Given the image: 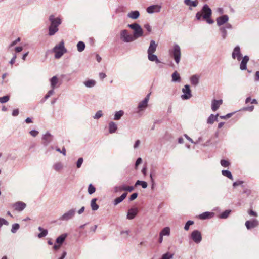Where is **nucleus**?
I'll list each match as a JSON object with an SVG mask.
<instances>
[{"label": "nucleus", "mask_w": 259, "mask_h": 259, "mask_svg": "<svg viewBox=\"0 0 259 259\" xmlns=\"http://www.w3.org/2000/svg\"><path fill=\"white\" fill-rule=\"evenodd\" d=\"M49 20L51 22L49 27V35L52 36L58 31V27L61 23V20L58 17H55L54 15H50Z\"/></svg>", "instance_id": "f03ea898"}, {"label": "nucleus", "mask_w": 259, "mask_h": 259, "mask_svg": "<svg viewBox=\"0 0 259 259\" xmlns=\"http://www.w3.org/2000/svg\"><path fill=\"white\" fill-rule=\"evenodd\" d=\"M232 57L234 59H237L238 61L241 60L242 54L241 53L239 46H237L234 48L232 54Z\"/></svg>", "instance_id": "4468645a"}, {"label": "nucleus", "mask_w": 259, "mask_h": 259, "mask_svg": "<svg viewBox=\"0 0 259 259\" xmlns=\"http://www.w3.org/2000/svg\"><path fill=\"white\" fill-rule=\"evenodd\" d=\"M193 224L194 221H193L189 220L187 221L184 226V229L186 231H188L189 229L190 226L193 225Z\"/></svg>", "instance_id": "de8ad7c7"}, {"label": "nucleus", "mask_w": 259, "mask_h": 259, "mask_svg": "<svg viewBox=\"0 0 259 259\" xmlns=\"http://www.w3.org/2000/svg\"><path fill=\"white\" fill-rule=\"evenodd\" d=\"M123 190V185L120 186H116L114 188V191L118 192Z\"/></svg>", "instance_id": "052dcab7"}, {"label": "nucleus", "mask_w": 259, "mask_h": 259, "mask_svg": "<svg viewBox=\"0 0 259 259\" xmlns=\"http://www.w3.org/2000/svg\"><path fill=\"white\" fill-rule=\"evenodd\" d=\"M242 183H243V181H236V182H235L233 183V187H235L237 186L241 185Z\"/></svg>", "instance_id": "338daca9"}, {"label": "nucleus", "mask_w": 259, "mask_h": 259, "mask_svg": "<svg viewBox=\"0 0 259 259\" xmlns=\"http://www.w3.org/2000/svg\"><path fill=\"white\" fill-rule=\"evenodd\" d=\"M157 47V44L153 40H151L150 42L149 47L148 49L147 53H155Z\"/></svg>", "instance_id": "5701e85b"}, {"label": "nucleus", "mask_w": 259, "mask_h": 259, "mask_svg": "<svg viewBox=\"0 0 259 259\" xmlns=\"http://www.w3.org/2000/svg\"><path fill=\"white\" fill-rule=\"evenodd\" d=\"M117 130V125L115 122L111 121L109 123V132L110 134H113L116 132Z\"/></svg>", "instance_id": "cd10ccee"}, {"label": "nucleus", "mask_w": 259, "mask_h": 259, "mask_svg": "<svg viewBox=\"0 0 259 259\" xmlns=\"http://www.w3.org/2000/svg\"><path fill=\"white\" fill-rule=\"evenodd\" d=\"M103 116L102 111L101 110L98 111L94 116L95 119H98Z\"/></svg>", "instance_id": "09e8293b"}, {"label": "nucleus", "mask_w": 259, "mask_h": 259, "mask_svg": "<svg viewBox=\"0 0 259 259\" xmlns=\"http://www.w3.org/2000/svg\"><path fill=\"white\" fill-rule=\"evenodd\" d=\"M138 213V209L136 208H130L127 212V218L132 220L135 218Z\"/></svg>", "instance_id": "4be33fe9"}, {"label": "nucleus", "mask_w": 259, "mask_h": 259, "mask_svg": "<svg viewBox=\"0 0 259 259\" xmlns=\"http://www.w3.org/2000/svg\"><path fill=\"white\" fill-rule=\"evenodd\" d=\"M229 18L227 15H223L218 17L216 19L217 24L219 27L224 26L226 24L228 23Z\"/></svg>", "instance_id": "f8f14e48"}, {"label": "nucleus", "mask_w": 259, "mask_h": 259, "mask_svg": "<svg viewBox=\"0 0 259 259\" xmlns=\"http://www.w3.org/2000/svg\"><path fill=\"white\" fill-rule=\"evenodd\" d=\"M249 60L248 56H245L243 57L241 63L240 64V69L241 70H245L247 69V63Z\"/></svg>", "instance_id": "aec40b11"}, {"label": "nucleus", "mask_w": 259, "mask_h": 259, "mask_svg": "<svg viewBox=\"0 0 259 259\" xmlns=\"http://www.w3.org/2000/svg\"><path fill=\"white\" fill-rule=\"evenodd\" d=\"M134 188L133 186H126L125 185H123V190L131 192L134 190Z\"/></svg>", "instance_id": "603ef678"}, {"label": "nucleus", "mask_w": 259, "mask_h": 259, "mask_svg": "<svg viewBox=\"0 0 259 259\" xmlns=\"http://www.w3.org/2000/svg\"><path fill=\"white\" fill-rule=\"evenodd\" d=\"M144 28L149 32L151 31V27L149 24H146L144 25Z\"/></svg>", "instance_id": "69168bd1"}, {"label": "nucleus", "mask_w": 259, "mask_h": 259, "mask_svg": "<svg viewBox=\"0 0 259 259\" xmlns=\"http://www.w3.org/2000/svg\"><path fill=\"white\" fill-rule=\"evenodd\" d=\"M221 165L224 167H228L230 165V163L228 161L222 159L220 162Z\"/></svg>", "instance_id": "a18cd8bd"}, {"label": "nucleus", "mask_w": 259, "mask_h": 259, "mask_svg": "<svg viewBox=\"0 0 259 259\" xmlns=\"http://www.w3.org/2000/svg\"><path fill=\"white\" fill-rule=\"evenodd\" d=\"M169 53L170 56L174 58L176 64H178L180 63L181 57L180 47L178 44H174L171 48L169 49Z\"/></svg>", "instance_id": "7ed1b4c3"}, {"label": "nucleus", "mask_w": 259, "mask_h": 259, "mask_svg": "<svg viewBox=\"0 0 259 259\" xmlns=\"http://www.w3.org/2000/svg\"><path fill=\"white\" fill-rule=\"evenodd\" d=\"M56 150L57 152L62 153L64 156L66 155V150H65V148L64 147H63L62 150H61L60 148L57 147L56 148Z\"/></svg>", "instance_id": "5fc2aeb1"}, {"label": "nucleus", "mask_w": 259, "mask_h": 259, "mask_svg": "<svg viewBox=\"0 0 259 259\" xmlns=\"http://www.w3.org/2000/svg\"><path fill=\"white\" fill-rule=\"evenodd\" d=\"M170 228L166 227L162 229L159 233V236H169L170 235Z\"/></svg>", "instance_id": "473e14b6"}, {"label": "nucleus", "mask_w": 259, "mask_h": 259, "mask_svg": "<svg viewBox=\"0 0 259 259\" xmlns=\"http://www.w3.org/2000/svg\"><path fill=\"white\" fill-rule=\"evenodd\" d=\"M191 238L196 243H199L202 240L201 233L199 231L195 230L192 232Z\"/></svg>", "instance_id": "9b49d317"}, {"label": "nucleus", "mask_w": 259, "mask_h": 259, "mask_svg": "<svg viewBox=\"0 0 259 259\" xmlns=\"http://www.w3.org/2000/svg\"><path fill=\"white\" fill-rule=\"evenodd\" d=\"M96 191V188L92 184L89 185L88 191L89 194H93Z\"/></svg>", "instance_id": "79ce46f5"}, {"label": "nucleus", "mask_w": 259, "mask_h": 259, "mask_svg": "<svg viewBox=\"0 0 259 259\" xmlns=\"http://www.w3.org/2000/svg\"><path fill=\"white\" fill-rule=\"evenodd\" d=\"M231 212V210L228 209L226 210L222 213H221L219 215V218L222 219H227L229 215H230V213Z\"/></svg>", "instance_id": "e433bc0d"}, {"label": "nucleus", "mask_w": 259, "mask_h": 259, "mask_svg": "<svg viewBox=\"0 0 259 259\" xmlns=\"http://www.w3.org/2000/svg\"><path fill=\"white\" fill-rule=\"evenodd\" d=\"M184 4L189 7L190 10H192V7H196L198 6V2L197 0H184Z\"/></svg>", "instance_id": "412c9836"}, {"label": "nucleus", "mask_w": 259, "mask_h": 259, "mask_svg": "<svg viewBox=\"0 0 259 259\" xmlns=\"http://www.w3.org/2000/svg\"><path fill=\"white\" fill-rule=\"evenodd\" d=\"M254 106H251L249 107H246L243 108L241 110L242 111H249L250 112H252L254 110Z\"/></svg>", "instance_id": "864d4df0"}, {"label": "nucleus", "mask_w": 259, "mask_h": 259, "mask_svg": "<svg viewBox=\"0 0 259 259\" xmlns=\"http://www.w3.org/2000/svg\"><path fill=\"white\" fill-rule=\"evenodd\" d=\"M20 226L17 223H15L12 225L11 232L13 233H15L17 230L19 229Z\"/></svg>", "instance_id": "37998d69"}, {"label": "nucleus", "mask_w": 259, "mask_h": 259, "mask_svg": "<svg viewBox=\"0 0 259 259\" xmlns=\"http://www.w3.org/2000/svg\"><path fill=\"white\" fill-rule=\"evenodd\" d=\"M154 53H148V59L149 61L152 62H155L156 64L161 63V61L158 59L157 56L154 54Z\"/></svg>", "instance_id": "b1692460"}, {"label": "nucleus", "mask_w": 259, "mask_h": 259, "mask_svg": "<svg viewBox=\"0 0 259 259\" xmlns=\"http://www.w3.org/2000/svg\"><path fill=\"white\" fill-rule=\"evenodd\" d=\"M29 133L32 137H35L38 135L39 132L36 130H31Z\"/></svg>", "instance_id": "4d7b16f0"}, {"label": "nucleus", "mask_w": 259, "mask_h": 259, "mask_svg": "<svg viewBox=\"0 0 259 259\" xmlns=\"http://www.w3.org/2000/svg\"><path fill=\"white\" fill-rule=\"evenodd\" d=\"M120 36L121 40L124 42H131L134 41V37L126 29L120 31Z\"/></svg>", "instance_id": "0eeeda50"}, {"label": "nucleus", "mask_w": 259, "mask_h": 259, "mask_svg": "<svg viewBox=\"0 0 259 259\" xmlns=\"http://www.w3.org/2000/svg\"><path fill=\"white\" fill-rule=\"evenodd\" d=\"M222 174L224 176H225L230 179H231V180L233 179L231 172L228 170H222Z\"/></svg>", "instance_id": "ea45409f"}, {"label": "nucleus", "mask_w": 259, "mask_h": 259, "mask_svg": "<svg viewBox=\"0 0 259 259\" xmlns=\"http://www.w3.org/2000/svg\"><path fill=\"white\" fill-rule=\"evenodd\" d=\"M218 116V114H217L215 115L211 114L207 119V123L209 124H212L214 121H217Z\"/></svg>", "instance_id": "c85d7f7f"}, {"label": "nucleus", "mask_w": 259, "mask_h": 259, "mask_svg": "<svg viewBox=\"0 0 259 259\" xmlns=\"http://www.w3.org/2000/svg\"><path fill=\"white\" fill-rule=\"evenodd\" d=\"M172 257L173 254L167 252L163 254L161 259H171Z\"/></svg>", "instance_id": "c03bdc74"}, {"label": "nucleus", "mask_w": 259, "mask_h": 259, "mask_svg": "<svg viewBox=\"0 0 259 259\" xmlns=\"http://www.w3.org/2000/svg\"><path fill=\"white\" fill-rule=\"evenodd\" d=\"M53 169L56 171H60L63 167V164L61 162H58L55 163L53 166Z\"/></svg>", "instance_id": "4c0bfd02"}, {"label": "nucleus", "mask_w": 259, "mask_h": 259, "mask_svg": "<svg viewBox=\"0 0 259 259\" xmlns=\"http://www.w3.org/2000/svg\"><path fill=\"white\" fill-rule=\"evenodd\" d=\"M233 28L232 24L230 23H227L224 26L220 27L219 31L221 33V36L223 40H225L228 35L227 31V29H232Z\"/></svg>", "instance_id": "6e6552de"}, {"label": "nucleus", "mask_w": 259, "mask_h": 259, "mask_svg": "<svg viewBox=\"0 0 259 259\" xmlns=\"http://www.w3.org/2000/svg\"><path fill=\"white\" fill-rule=\"evenodd\" d=\"M123 201V199L121 198L120 197L116 198L114 201V205H117L119 203Z\"/></svg>", "instance_id": "6e6d98bb"}, {"label": "nucleus", "mask_w": 259, "mask_h": 259, "mask_svg": "<svg viewBox=\"0 0 259 259\" xmlns=\"http://www.w3.org/2000/svg\"><path fill=\"white\" fill-rule=\"evenodd\" d=\"M20 41V37H18L17 39H16L15 40L13 41L11 44H10V47H13L15 45H16L17 44V42H19Z\"/></svg>", "instance_id": "680f3d73"}, {"label": "nucleus", "mask_w": 259, "mask_h": 259, "mask_svg": "<svg viewBox=\"0 0 259 259\" xmlns=\"http://www.w3.org/2000/svg\"><path fill=\"white\" fill-rule=\"evenodd\" d=\"M38 229L39 230V231H41V233H40L38 235V238H41L44 237H45V236H46L47 235L48 233L47 230L44 229L41 227H39L38 228Z\"/></svg>", "instance_id": "f704fd0d"}, {"label": "nucleus", "mask_w": 259, "mask_h": 259, "mask_svg": "<svg viewBox=\"0 0 259 259\" xmlns=\"http://www.w3.org/2000/svg\"><path fill=\"white\" fill-rule=\"evenodd\" d=\"M212 11L209 7L205 4L201 11L198 12L196 14V18L198 20H201L202 19L206 20L208 24H212L214 21L211 19Z\"/></svg>", "instance_id": "f257e3e1"}, {"label": "nucleus", "mask_w": 259, "mask_h": 259, "mask_svg": "<svg viewBox=\"0 0 259 259\" xmlns=\"http://www.w3.org/2000/svg\"><path fill=\"white\" fill-rule=\"evenodd\" d=\"M142 162V158L139 157L138 158L135 163V167H137L140 164H141Z\"/></svg>", "instance_id": "e2e57ef3"}, {"label": "nucleus", "mask_w": 259, "mask_h": 259, "mask_svg": "<svg viewBox=\"0 0 259 259\" xmlns=\"http://www.w3.org/2000/svg\"><path fill=\"white\" fill-rule=\"evenodd\" d=\"M172 80L171 81L174 82H180L181 80V78L180 75V74L177 71H175L171 74Z\"/></svg>", "instance_id": "a878e982"}, {"label": "nucleus", "mask_w": 259, "mask_h": 259, "mask_svg": "<svg viewBox=\"0 0 259 259\" xmlns=\"http://www.w3.org/2000/svg\"><path fill=\"white\" fill-rule=\"evenodd\" d=\"M67 237L66 234H62L60 236H59L57 238L56 240V242L61 245L63 242L65 241L66 238Z\"/></svg>", "instance_id": "7c9ffc66"}, {"label": "nucleus", "mask_w": 259, "mask_h": 259, "mask_svg": "<svg viewBox=\"0 0 259 259\" xmlns=\"http://www.w3.org/2000/svg\"><path fill=\"white\" fill-rule=\"evenodd\" d=\"M84 85L87 88H93L95 86L96 81L93 79H89L83 82Z\"/></svg>", "instance_id": "c756f323"}, {"label": "nucleus", "mask_w": 259, "mask_h": 259, "mask_svg": "<svg viewBox=\"0 0 259 259\" xmlns=\"http://www.w3.org/2000/svg\"><path fill=\"white\" fill-rule=\"evenodd\" d=\"M214 214L213 212H205L199 215V218L201 220H206L212 218Z\"/></svg>", "instance_id": "393cba45"}, {"label": "nucleus", "mask_w": 259, "mask_h": 259, "mask_svg": "<svg viewBox=\"0 0 259 259\" xmlns=\"http://www.w3.org/2000/svg\"><path fill=\"white\" fill-rule=\"evenodd\" d=\"M123 114L124 111L123 110H119L118 111L116 112L114 116V120H118L120 119L121 117L123 115Z\"/></svg>", "instance_id": "c9c22d12"}, {"label": "nucleus", "mask_w": 259, "mask_h": 259, "mask_svg": "<svg viewBox=\"0 0 259 259\" xmlns=\"http://www.w3.org/2000/svg\"><path fill=\"white\" fill-rule=\"evenodd\" d=\"M9 224V222L6 220L4 218H0V228H1L3 225L8 226Z\"/></svg>", "instance_id": "8fccbe9b"}, {"label": "nucleus", "mask_w": 259, "mask_h": 259, "mask_svg": "<svg viewBox=\"0 0 259 259\" xmlns=\"http://www.w3.org/2000/svg\"><path fill=\"white\" fill-rule=\"evenodd\" d=\"M245 225L247 229L250 230L259 226V221L256 219L247 221Z\"/></svg>", "instance_id": "ddd939ff"}, {"label": "nucleus", "mask_w": 259, "mask_h": 259, "mask_svg": "<svg viewBox=\"0 0 259 259\" xmlns=\"http://www.w3.org/2000/svg\"><path fill=\"white\" fill-rule=\"evenodd\" d=\"M248 214L250 215V216H254V217H257V213L255 212V211H254L252 209H250L248 211Z\"/></svg>", "instance_id": "bf43d9fd"}, {"label": "nucleus", "mask_w": 259, "mask_h": 259, "mask_svg": "<svg viewBox=\"0 0 259 259\" xmlns=\"http://www.w3.org/2000/svg\"><path fill=\"white\" fill-rule=\"evenodd\" d=\"M141 185L143 188H146L147 187V183L145 181L138 180L135 183V186Z\"/></svg>", "instance_id": "a19ab883"}, {"label": "nucleus", "mask_w": 259, "mask_h": 259, "mask_svg": "<svg viewBox=\"0 0 259 259\" xmlns=\"http://www.w3.org/2000/svg\"><path fill=\"white\" fill-rule=\"evenodd\" d=\"M97 200V198H93L91 201V206L93 211H96L99 208V205L96 203Z\"/></svg>", "instance_id": "72a5a7b5"}, {"label": "nucleus", "mask_w": 259, "mask_h": 259, "mask_svg": "<svg viewBox=\"0 0 259 259\" xmlns=\"http://www.w3.org/2000/svg\"><path fill=\"white\" fill-rule=\"evenodd\" d=\"M140 143H141V141L139 140H137L135 142V144L134 145V149H136V148H138L139 145H140Z\"/></svg>", "instance_id": "0e129e2a"}, {"label": "nucleus", "mask_w": 259, "mask_h": 259, "mask_svg": "<svg viewBox=\"0 0 259 259\" xmlns=\"http://www.w3.org/2000/svg\"><path fill=\"white\" fill-rule=\"evenodd\" d=\"M127 17L132 19H137L140 16V13L138 11L135 10L130 12L127 14Z\"/></svg>", "instance_id": "bb28decb"}, {"label": "nucleus", "mask_w": 259, "mask_h": 259, "mask_svg": "<svg viewBox=\"0 0 259 259\" xmlns=\"http://www.w3.org/2000/svg\"><path fill=\"white\" fill-rule=\"evenodd\" d=\"M85 47V44L81 41H79L77 44V51L79 52H82Z\"/></svg>", "instance_id": "58836bf2"}, {"label": "nucleus", "mask_w": 259, "mask_h": 259, "mask_svg": "<svg viewBox=\"0 0 259 259\" xmlns=\"http://www.w3.org/2000/svg\"><path fill=\"white\" fill-rule=\"evenodd\" d=\"M199 77L197 75H193L190 78V81L192 84L197 85L199 83Z\"/></svg>", "instance_id": "2f4dec72"}, {"label": "nucleus", "mask_w": 259, "mask_h": 259, "mask_svg": "<svg viewBox=\"0 0 259 259\" xmlns=\"http://www.w3.org/2000/svg\"><path fill=\"white\" fill-rule=\"evenodd\" d=\"M127 26L133 30L132 36L134 37V40L143 35V29L139 24L134 23L128 24Z\"/></svg>", "instance_id": "39448f33"}, {"label": "nucleus", "mask_w": 259, "mask_h": 259, "mask_svg": "<svg viewBox=\"0 0 259 259\" xmlns=\"http://www.w3.org/2000/svg\"><path fill=\"white\" fill-rule=\"evenodd\" d=\"M42 144L47 146L53 140V136L49 132H47L42 136Z\"/></svg>", "instance_id": "2eb2a0df"}, {"label": "nucleus", "mask_w": 259, "mask_h": 259, "mask_svg": "<svg viewBox=\"0 0 259 259\" xmlns=\"http://www.w3.org/2000/svg\"><path fill=\"white\" fill-rule=\"evenodd\" d=\"M51 88L55 89L60 87L61 82L59 81V78L56 76H54L50 79Z\"/></svg>", "instance_id": "dca6fc26"}, {"label": "nucleus", "mask_w": 259, "mask_h": 259, "mask_svg": "<svg viewBox=\"0 0 259 259\" xmlns=\"http://www.w3.org/2000/svg\"><path fill=\"white\" fill-rule=\"evenodd\" d=\"M182 91L183 94L181 95V98L183 100H188L192 97V95L189 85L186 84L184 85Z\"/></svg>", "instance_id": "1a4fd4ad"}, {"label": "nucleus", "mask_w": 259, "mask_h": 259, "mask_svg": "<svg viewBox=\"0 0 259 259\" xmlns=\"http://www.w3.org/2000/svg\"><path fill=\"white\" fill-rule=\"evenodd\" d=\"M9 96L7 95L3 96L2 97H0V103H5L7 102L9 100Z\"/></svg>", "instance_id": "49530a36"}, {"label": "nucleus", "mask_w": 259, "mask_h": 259, "mask_svg": "<svg viewBox=\"0 0 259 259\" xmlns=\"http://www.w3.org/2000/svg\"><path fill=\"white\" fill-rule=\"evenodd\" d=\"M52 51L55 53V58L56 59L60 58L64 53H66L67 50L64 47L63 40H62L58 45H56L53 48Z\"/></svg>", "instance_id": "20e7f679"}, {"label": "nucleus", "mask_w": 259, "mask_h": 259, "mask_svg": "<svg viewBox=\"0 0 259 259\" xmlns=\"http://www.w3.org/2000/svg\"><path fill=\"white\" fill-rule=\"evenodd\" d=\"M223 100L214 99L211 102V109L213 111H215L220 107V105L222 104Z\"/></svg>", "instance_id": "6ab92c4d"}, {"label": "nucleus", "mask_w": 259, "mask_h": 259, "mask_svg": "<svg viewBox=\"0 0 259 259\" xmlns=\"http://www.w3.org/2000/svg\"><path fill=\"white\" fill-rule=\"evenodd\" d=\"M26 206V204L22 201H18L13 204V207L18 211H22L25 208Z\"/></svg>", "instance_id": "f3484780"}, {"label": "nucleus", "mask_w": 259, "mask_h": 259, "mask_svg": "<svg viewBox=\"0 0 259 259\" xmlns=\"http://www.w3.org/2000/svg\"><path fill=\"white\" fill-rule=\"evenodd\" d=\"M83 162V159L82 157L79 158L76 162V167L78 168L81 167Z\"/></svg>", "instance_id": "3c124183"}, {"label": "nucleus", "mask_w": 259, "mask_h": 259, "mask_svg": "<svg viewBox=\"0 0 259 259\" xmlns=\"http://www.w3.org/2000/svg\"><path fill=\"white\" fill-rule=\"evenodd\" d=\"M161 10V6L158 5L150 6L147 8L146 11L149 14L159 12Z\"/></svg>", "instance_id": "a211bd4d"}, {"label": "nucleus", "mask_w": 259, "mask_h": 259, "mask_svg": "<svg viewBox=\"0 0 259 259\" xmlns=\"http://www.w3.org/2000/svg\"><path fill=\"white\" fill-rule=\"evenodd\" d=\"M75 213L76 209L75 208L70 209L60 216L59 218V220L61 221H68L72 219L75 216Z\"/></svg>", "instance_id": "423d86ee"}, {"label": "nucleus", "mask_w": 259, "mask_h": 259, "mask_svg": "<svg viewBox=\"0 0 259 259\" xmlns=\"http://www.w3.org/2000/svg\"><path fill=\"white\" fill-rule=\"evenodd\" d=\"M138 196V193H133L129 198L130 201H133L135 200Z\"/></svg>", "instance_id": "13d9d810"}, {"label": "nucleus", "mask_w": 259, "mask_h": 259, "mask_svg": "<svg viewBox=\"0 0 259 259\" xmlns=\"http://www.w3.org/2000/svg\"><path fill=\"white\" fill-rule=\"evenodd\" d=\"M16 57H17L16 55L14 54L13 57H12V58L11 59V60L10 61V63L11 65H13L15 63Z\"/></svg>", "instance_id": "774afa93"}, {"label": "nucleus", "mask_w": 259, "mask_h": 259, "mask_svg": "<svg viewBox=\"0 0 259 259\" xmlns=\"http://www.w3.org/2000/svg\"><path fill=\"white\" fill-rule=\"evenodd\" d=\"M150 94H148L146 97L141 102H139L138 109L139 110L138 112L143 111L146 109L148 106V102L149 100Z\"/></svg>", "instance_id": "9d476101"}]
</instances>
